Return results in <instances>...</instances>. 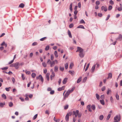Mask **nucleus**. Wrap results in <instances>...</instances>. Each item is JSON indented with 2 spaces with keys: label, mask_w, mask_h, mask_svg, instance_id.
<instances>
[{
  "label": "nucleus",
  "mask_w": 122,
  "mask_h": 122,
  "mask_svg": "<svg viewBox=\"0 0 122 122\" xmlns=\"http://www.w3.org/2000/svg\"><path fill=\"white\" fill-rule=\"evenodd\" d=\"M120 117L119 115H117L114 118V121L113 122H119L120 120Z\"/></svg>",
  "instance_id": "nucleus-1"
},
{
  "label": "nucleus",
  "mask_w": 122,
  "mask_h": 122,
  "mask_svg": "<svg viewBox=\"0 0 122 122\" xmlns=\"http://www.w3.org/2000/svg\"><path fill=\"white\" fill-rule=\"evenodd\" d=\"M83 50L81 47H77V50L76 51V52H79V53L83 52Z\"/></svg>",
  "instance_id": "nucleus-2"
},
{
  "label": "nucleus",
  "mask_w": 122,
  "mask_h": 122,
  "mask_svg": "<svg viewBox=\"0 0 122 122\" xmlns=\"http://www.w3.org/2000/svg\"><path fill=\"white\" fill-rule=\"evenodd\" d=\"M79 111L78 110H76L75 111H73V115H75V117H76L78 114Z\"/></svg>",
  "instance_id": "nucleus-3"
},
{
  "label": "nucleus",
  "mask_w": 122,
  "mask_h": 122,
  "mask_svg": "<svg viewBox=\"0 0 122 122\" xmlns=\"http://www.w3.org/2000/svg\"><path fill=\"white\" fill-rule=\"evenodd\" d=\"M36 78L37 79H39L40 78L42 82H43V78L42 77L41 75H39L38 77L37 76Z\"/></svg>",
  "instance_id": "nucleus-4"
},
{
  "label": "nucleus",
  "mask_w": 122,
  "mask_h": 122,
  "mask_svg": "<svg viewBox=\"0 0 122 122\" xmlns=\"http://www.w3.org/2000/svg\"><path fill=\"white\" fill-rule=\"evenodd\" d=\"M70 93V92H69V90H68L65 94L64 99H65V98L67 97Z\"/></svg>",
  "instance_id": "nucleus-5"
},
{
  "label": "nucleus",
  "mask_w": 122,
  "mask_h": 122,
  "mask_svg": "<svg viewBox=\"0 0 122 122\" xmlns=\"http://www.w3.org/2000/svg\"><path fill=\"white\" fill-rule=\"evenodd\" d=\"M19 62H16L15 63H14V67L16 69H18L19 68L18 65H19Z\"/></svg>",
  "instance_id": "nucleus-6"
},
{
  "label": "nucleus",
  "mask_w": 122,
  "mask_h": 122,
  "mask_svg": "<svg viewBox=\"0 0 122 122\" xmlns=\"http://www.w3.org/2000/svg\"><path fill=\"white\" fill-rule=\"evenodd\" d=\"M91 105L90 104L88 105L87 106L86 108L87 109H88V110L89 111L91 112L92 111V110L91 109Z\"/></svg>",
  "instance_id": "nucleus-7"
},
{
  "label": "nucleus",
  "mask_w": 122,
  "mask_h": 122,
  "mask_svg": "<svg viewBox=\"0 0 122 122\" xmlns=\"http://www.w3.org/2000/svg\"><path fill=\"white\" fill-rule=\"evenodd\" d=\"M65 86H63L61 87H60L58 89V90L59 91H61V90H63L64 89Z\"/></svg>",
  "instance_id": "nucleus-8"
},
{
  "label": "nucleus",
  "mask_w": 122,
  "mask_h": 122,
  "mask_svg": "<svg viewBox=\"0 0 122 122\" xmlns=\"http://www.w3.org/2000/svg\"><path fill=\"white\" fill-rule=\"evenodd\" d=\"M50 74L49 73H47L46 74V78L48 81H49V76Z\"/></svg>",
  "instance_id": "nucleus-9"
},
{
  "label": "nucleus",
  "mask_w": 122,
  "mask_h": 122,
  "mask_svg": "<svg viewBox=\"0 0 122 122\" xmlns=\"http://www.w3.org/2000/svg\"><path fill=\"white\" fill-rule=\"evenodd\" d=\"M50 64L51 67L53 66L55 64V61H52Z\"/></svg>",
  "instance_id": "nucleus-10"
},
{
  "label": "nucleus",
  "mask_w": 122,
  "mask_h": 122,
  "mask_svg": "<svg viewBox=\"0 0 122 122\" xmlns=\"http://www.w3.org/2000/svg\"><path fill=\"white\" fill-rule=\"evenodd\" d=\"M79 55L80 57L81 58H83L84 56V55L83 52L79 53Z\"/></svg>",
  "instance_id": "nucleus-11"
},
{
  "label": "nucleus",
  "mask_w": 122,
  "mask_h": 122,
  "mask_svg": "<svg viewBox=\"0 0 122 122\" xmlns=\"http://www.w3.org/2000/svg\"><path fill=\"white\" fill-rule=\"evenodd\" d=\"M68 78H65L63 81V83L64 84H65L67 81Z\"/></svg>",
  "instance_id": "nucleus-12"
},
{
  "label": "nucleus",
  "mask_w": 122,
  "mask_h": 122,
  "mask_svg": "<svg viewBox=\"0 0 122 122\" xmlns=\"http://www.w3.org/2000/svg\"><path fill=\"white\" fill-rule=\"evenodd\" d=\"M95 66L96 65H94L92 66L91 69V70L92 72H93L94 71L95 68Z\"/></svg>",
  "instance_id": "nucleus-13"
},
{
  "label": "nucleus",
  "mask_w": 122,
  "mask_h": 122,
  "mask_svg": "<svg viewBox=\"0 0 122 122\" xmlns=\"http://www.w3.org/2000/svg\"><path fill=\"white\" fill-rule=\"evenodd\" d=\"M69 115L67 113L66 115V117H65V119L67 121L69 120Z\"/></svg>",
  "instance_id": "nucleus-14"
},
{
  "label": "nucleus",
  "mask_w": 122,
  "mask_h": 122,
  "mask_svg": "<svg viewBox=\"0 0 122 122\" xmlns=\"http://www.w3.org/2000/svg\"><path fill=\"white\" fill-rule=\"evenodd\" d=\"M25 6L24 4L23 3L20 4L19 5V7L21 8H23Z\"/></svg>",
  "instance_id": "nucleus-15"
},
{
  "label": "nucleus",
  "mask_w": 122,
  "mask_h": 122,
  "mask_svg": "<svg viewBox=\"0 0 122 122\" xmlns=\"http://www.w3.org/2000/svg\"><path fill=\"white\" fill-rule=\"evenodd\" d=\"M112 73H110L108 74V76L107 78V79H108L109 78H112Z\"/></svg>",
  "instance_id": "nucleus-16"
},
{
  "label": "nucleus",
  "mask_w": 122,
  "mask_h": 122,
  "mask_svg": "<svg viewBox=\"0 0 122 122\" xmlns=\"http://www.w3.org/2000/svg\"><path fill=\"white\" fill-rule=\"evenodd\" d=\"M81 78L82 77H80L77 80V83H79L81 81Z\"/></svg>",
  "instance_id": "nucleus-17"
},
{
  "label": "nucleus",
  "mask_w": 122,
  "mask_h": 122,
  "mask_svg": "<svg viewBox=\"0 0 122 122\" xmlns=\"http://www.w3.org/2000/svg\"><path fill=\"white\" fill-rule=\"evenodd\" d=\"M68 34L70 38L72 37V36L71 34V33L69 30H68Z\"/></svg>",
  "instance_id": "nucleus-18"
},
{
  "label": "nucleus",
  "mask_w": 122,
  "mask_h": 122,
  "mask_svg": "<svg viewBox=\"0 0 122 122\" xmlns=\"http://www.w3.org/2000/svg\"><path fill=\"white\" fill-rule=\"evenodd\" d=\"M100 102L101 104L102 105H104L105 104L103 100H100Z\"/></svg>",
  "instance_id": "nucleus-19"
},
{
  "label": "nucleus",
  "mask_w": 122,
  "mask_h": 122,
  "mask_svg": "<svg viewBox=\"0 0 122 122\" xmlns=\"http://www.w3.org/2000/svg\"><path fill=\"white\" fill-rule=\"evenodd\" d=\"M104 116L103 115H101L99 117V119L100 120H102Z\"/></svg>",
  "instance_id": "nucleus-20"
},
{
  "label": "nucleus",
  "mask_w": 122,
  "mask_h": 122,
  "mask_svg": "<svg viewBox=\"0 0 122 122\" xmlns=\"http://www.w3.org/2000/svg\"><path fill=\"white\" fill-rule=\"evenodd\" d=\"M77 28H81L83 29H85V28L84 26L82 25H80L77 27Z\"/></svg>",
  "instance_id": "nucleus-21"
},
{
  "label": "nucleus",
  "mask_w": 122,
  "mask_h": 122,
  "mask_svg": "<svg viewBox=\"0 0 122 122\" xmlns=\"http://www.w3.org/2000/svg\"><path fill=\"white\" fill-rule=\"evenodd\" d=\"M36 76V73H32L31 76L33 78H34Z\"/></svg>",
  "instance_id": "nucleus-22"
},
{
  "label": "nucleus",
  "mask_w": 122,
  "mask_h": 122,
  "mask_svg": "<svg viewBox=\"0 0 122 122\" xmlns=\"http://www.w3.org/2000/svg\"><path fill=\"white\" fill-rule=\"evenodd\" d=\"M69 72L72 75H73L74 73V71H69Z\"/></svg>",
  "instance_id": "nucleus-23"
},
{
  "label": "nucleus",
  "mask_w": 122,
  "mask_h": 122,
  "mask_svg": "<svg viewBox=\"0 0 122 122\" xmlns=\"http://www.w3.org/2000/svg\"><path fill=\"white\" fill-rule=\"evenodd\" d=\"M91 108L93 110H95V109L96 107L94 105H92L91 106Z\"/></svg>",
  "instance_id": "nucleus-24"
},
{
  "label": "nucleus",
  "mask_w": 122,
  "mask_h": 122,
  "mask_svg": "<svg viewBox=\"0 0 122 122\" xmlns=\"http://www.w3.org/2000/svg\"><path fill=\"white\" fill-rule=\"evenodd\" d=\"M118 39L120 40H122V35L121 34H120L118 38Z\"/></svg>",
  "instance_id": "nucleus-25"
},
{
  "label": "nucleus",
  "mask_w": 122,
  "mask_h": 122,
  "mask_svg": "<svg viewBox=\"0 0 122 122\" xmlns=\"http://www.w3.org/2000/svg\"><path fill=\"white\" fill-rule=\"evenodd\" d=\"M54 55L56 57H57L58 56V55L57 54V51H55L54 52Z\"/></svg>",
  "instance_id": "nucleus-26"
},
{
  "label": "nucleus",
  "mask_w": 122,
  "mask_h": 122,
  "mask_svg": "<svg viewBox=\"0 0 122 122\" xmlns=\"http://www.w3.org/2000/svg\"><path fill=\"white\" fill-rule=\"evenodd\" d=\"M13 104L12 102H10L9 103V105L10 107H11L13 106Z\"/></svg>",
  "instance_id": "nucleus-27"
},
{
  "label": "nucleus",
  "mask_w": 122,
  "mask_h": 122,
  "mask_svg": "<svg viewBox=\"0 0 122 122\" xmlns=\"http://www.w3.org/2000/svg\"><path fill=\"white\" fill-rule=\"evenodd\" d=\"M96 98L98 100H99L100 96H99V95L98 94L96 93Z\"/></svg>",
  "instance_id": "nucleus-28"
},
{
  "label": "nucleus",
  "mask_w": 122,
  "mask_h": 122,
  "mask_svg": "<svg viewBox=\"0 0 122 122\" xmlns=\"http://www.w3.org/2000/svg\"><path fill=\"white\" fill-rule=\"evenodd\" d=\"M116 97L117 100H118L119 99V96L117 93H116Z\"/></svg>",
  "instance_id": "nucleus-29"
},
{
  "label": "nucleus",
  "mask_w": 122,
  "mask_h": 122,
  "mask_svg": "<svg viewBox=\"0 0 122 122\" xmlns=\"http://www.w3.org/2000/svg\"><path fill=\"white\" fill-rule=\"evenodd\" d=\"M56 122H59V120L58 119V120H56V118L55 117H54V119H53Z\"/></svg>",
  "instance_id": "nucleus-30"
},
{
  "label": "nucleus",
  "mask_w": 122,
  "mask_h": 122,
  "mask_svg": "<svg viewBox=\"0 0 122 122\" xmlns=\"http://www.w3.org/2000/svg\"><path fill=\"white\" fill-rule=\"evenodd\" d=\"M49 45L47 46L45 49V50L46 51H48L49 50Z\"/></svg>",
  "instance_id": "nucleus-31"
},
{
  "label": "nucleus",
  "mask_w": 122,
  "mask_h": 122,
  "mask_svg": "<svg viewBox=\"0 0 122 122\" xmlns=\"http://www.w3.org/2000/svg\"><path fill=\"white\" fill-rule=\"evenodd\" d=\"M87 79V77H84V78L83 79V82L84 83L86 81Z\"/></svg>",
  "instance_id": "nucleus-32"
},
{
  "label": "nucleus",
  "mask_w": 122,
  "mask_h": 122,
  "mask_svg": "<svg viewBox=\"0 0 122 122\" xmlns=\"http://www.w3.org/2000/svg\"><path fill=\"white\" fill-rule=\"evenodd\" d=\"M80 23L82 24L85 23V22L84 20L83 19H81V20L80 21Z\"/></svg>",
  "instance_id": "nucleus-33"
},
{
  "label": "nucleus",
  "mask_w": 122,
  "mask_h": 122,
  "mask_svg": "<svg viewBox=\"0 0 122 122\" xmlns=\"http://www.w3.org/2000/svg\"><path fill=\"white\" fill-rule=\"evenodd\" d=\"M46 37H45L43 38H42L40 40L41 41H44L46 39Z\"/></svg>",
  "instance_id": "nucleus-34"
},
{
  "label": "nucleus",
  "mask_w": 122,
  "mask_h": 122,
  "mask_svg": "<svg viewBox=\"0 0 122 122\" xmlns=\"http://www.w3.org/2000/svg\"><path fill=\"white\" fill-rule=\"evenodd\" d=\"M68 63H66L65 65V67L66 69H67L68 68Z\"/></svg>",
  "instance_id": "nucleus-35"
},
{
  "label": "nucleus",
  "mask_w": 122,
  "mask_h": 122,
  "mask_svg": "<svg viewBox=\"0 0 122 122\" xmlns=\"http://www.w3.org/2000/svg\"><path fill=\"white\" fill-rule=\"evenodd\" d=\"M75 87H73L71 90H69V92H70L71 93L75 89Z\"/></svg>",
  "instance_id": "nucleus-36"
},
{
  "label": "nucleus",
  "mask_w": 122,
  "mask_h": 122,
  "mask_svg": "<svg viewBox=\"0 0 122 122\" xmlns=\"http://www.w3.org/2000/svg\"><path fill=\"white\" fill-rule=\"evenodd\" d=\"M111 92V90H109V89L108 88L107 90V94L108 95L109 93V92Z\"/></svg>",
  "instance_id": "nucleus-37"
},
{
  "label": "nucleus",
  "mask_w": 122,
  "mask_h": 122,
  "mask_svg": "<svg viewBox=\"0 0 122 122\" xmlns=\"http://www.w3.org/2000/svg\"><path fill=\"white\" fill-rule=\"evenodd\" d=\"M58 67L57 66H55V71L56 72L58 71Z\"/></svg>",
  "instance_id": "nucleus-38"
},
{
  "label": "nucleus",
  "mask_w": 122,
  "mask_h": 122,
  "mask_svg": "<svg viewBox=\"0 0 122 122\" xmlns=\"http://www.w3.org/2000/svg\"><path fill=\"white\" fill-rule=\"evenodd\" d=\"M37 114H36L35 115L33 118V120L35 119L37 117Z\"/></svg>",
  "instance_id": "nucleus-39"
},
{
  "label": "nucleus",
  "mask_w": 122,
  "mask_h": 122,
  "mask_svg": "<svg viewBox=\"0 0 122 122\" xmlns=\"http://www.w3.org/2000/svg\"><path fill=\"white\" fill-rule=\"evenodd\" d=\"M68 105H66L64 106V109L65 110L66 109H68Z\"/></svg>",
  "instance_id": "nucleus-40"
},
{
  "label": "nucleus",
  "mask_w": 122,
  "mask_h": 122,
  "mask_svg": "<svg viewBox=\"0 0 122 122\" xmlns=\"http://www.w3.org/2000/svg\"><path fill=\"white\" fill-rule=\"evenodd\" d=\"M21 77L23 80H24L25 79V77L24 76V75L23 74H21Z\"/></svg>",
  "instance_id": "nucleus-41"
},
{
  "label": "nucleus",
  "mask_w": 122,
  "mask_h": 122,
  "mask_svg": "<svg viewBox=\"0 0 122 122\" xmlns=\"http://www.w3.org/2000/svg\"><path fill=\"white\" fill-rule=\"evenodd\" d=\"M111 116V114H109L107 117L106 119L107 120H108L109 119V118H110V117Z\"/></svg>",
  "instance_id": "nucleus-42"
},
{
  "label": "nucleus",
  "mask_w": 122,
  "mask_h": 122,
  "mask_svg": "<svg viewBox=\"0 0 122 122\" xmlns=\"http://www.w3.org/2000/svg\"><path fill=\"white\" fill-rule=\"evenodd\" d=\"M112 6L111 5H110L108 7V10H112Z\"/></svg>",
  "instance_id": "nucleus-43"
},
{
  "label": "nucleus",
  "mask_w": 122,
  "mask_h": 122,
  "mask_svg": "<svg viewBox=\"0 0 122 122\" xmlns=\"http://www.w3.org/2000/svg\"><path fill=\"white\" fill-rule=\"evenodd\" d=\"M69 9L71 11H72V4H71L70 5Z\"/></svg>",
  "instance_id": "nucleus-44"
},
{
  "label": "nucleus",
  "mask_w": 122,
  "mask_h": 122,
  "mask_svg": "<svg viewBox=\"0 0 122 122\" xmlns=\"http://www.w3.org/2000/svg\"><path fill=\"white\" fill-rule=\"evenodd\" d=\"M89 63L88 64L87 66L86 67V68L85 69V71H86L89 68Z\"/></svg>",
  "instance_id": "nucleus-45"
},
{
  "label": "nucleus",
  "mask_w": 122,
  "mask_h": 122,
  "mask_svg": "<svg viewBox=\"0 0 122 122\" xmlns=\"http://www.w3.org/2000/svg\"><path fill=\"white\" fill-rule=\"evenodd\" d=\"M42 65L44 67H46V65L45 62H43Z\"/></svg>",
  "instance_id": "nucleus-46"
},
{
  "label": "nucleus",
  "mask_w": 122,
  "mask_h": 122,
  "mask_svg": "<svg viewBox=\"0 0 122 122\" xmlns=\"http://www.w3.org/2000/svg\"><path fill=\"white\" fill-rule=\"evenodd\" d=\"M73 63H71L70 64V68L71 69L72 68V67L73 66Z\"/></svg>",
  "instance_id": "nucleus-47"
},
{
  "label": "nucleus",
  "mask_w": 122,
  "mask_h": 122,
  "mask_svg": "<svg viewBox=\"0 0 122 122\" xmlns=\"http://www.w3.org/2000/svg\"><path fill=\"white\" fill-rule=\"evenodd\" d=\"M109 3L111 5H113L114 4L112 0H111L110 1Z\"/></svg>",
  "instance_id": "nucleus-48"
},
{
  "label": "nucleus",
  "mask_w": 122,
  "mask_h": 122,
  "mask_svg": "<svg viewBox=\"0 0 122 122\" xmlns=\"http://www.w3.org/2000/svg\"><path fill=\"white\" fill-rule=\"evenodd\" d=\"M100 4V2L98 1H97L96 2V5H99Z\"/></svg>",
  "instance_id": "nucleus-49"
},
{
  "label": "nucleus",
  "mask_w": 122,
  "mask_h": 122,
  "mask_svg": "<svg viewBox=\"0 0 122 122\" xmlns=\"http://www.w3.org/2000/svg\"><path fill=\"white\" fill-rule=\"evenodd\" d=\"M117 10L119 11H120L122 10V7H119L117 8Z\"/></svg>",
  "instance_id": "nucleus-50"
},
{
  "label": "nucleus",
  "mask_w": 122,
  "mask_h": 122,
  "mask_svg": "<svg viewBox=\"0 0 122 122\" xmlns=\"http://www.w3.org/2000/svg\"><path fill=\"white\" fill-rule=\"evenodd\" d=\"M37 45V43L36 42H35L34 43H33L32 44V46H36V45Z\"/></svg>",
  "instance_id": "nucleus-51"
},
{
  "label": "nucleus",
  "mask_w": 122,
  "mask_h": 122,
  "mask_svg": "<svg viewBox=\"0 0 122 122\" xmlns=\"http://www.w3.org/2000/svg\"><path fill=\"white\" fill-rule=\"evenodd\" d=\"M64 68L63 67H60V69L61 71H63L64 70Z\"/></svg>",
  "instance_id": "nucleus-52"
},
{
  "label": "nucleus",
  "mask_w": 122,
  "mask_h": 122,
  "mask_svg": "<svg viewBox=\"0 0 122 122\" xmlns=\"http://www.w3.org/2000/svg\"><path fill=\"white\" fill-rule=\"evenodd\" d=\"M5 105V103H0V106L2 107L3 106V105Z\"/></svg>",
  "instance_id": "nucleus-53"
},
{
  "label": "nucleus",
  "mask_w": 122,
  "mask_h": 122,
  "mask_svg": "<svg viewBox=\"0 0 122 122\" xmlns=\"http://www.w3.org/2000/svg\"><path fill=\"white\" fill-rule=\"evenodd\" d=\"M2 97L4 98L5 99H6V96L4 94H3V95H2Z\"/></svg>",
  "instance_id": "nucleus-54"
},
{
  "label": "nucleus",
  "mask_w": 122,
  "mask_h": 122,
  "mask_svg": "<svg viewBox=\"0 0 122 122\" xmlns=\"http://www.w3.org/2000/svg\"><path fill=\"white\" fill-rule=\"evenodd\" d=\"M73 26V24H71L70 25L69 27L70 28H71Z\"/></svg>",
  "instance_id": "nucleus-55"
},
{
  "label": "nucleus",
  "mask_w": 122,
  "mask_h": 122,
  "mask_svg": "<svg viewBox=\"0 0 122 122\" xmlns=\"http://www.w3.org/2000/svg\"><path fill=\"white\" fill-rule=\"evenodd\" d=\"M110 15H108L107 16V18L106 19V20H108V19H109V18L110 17Z\"/></svg>",
  "instance_id": "nucleus-56"
},
{
  "label": "nucleus",
  "mask_w": 122,
  "mask_h": 122,
  "mask_svg": "<svg viewBox=\"0 0 122 122\" xmlns=\"http://www.w3.org/2000/svg\"><path fill=\"white\" fill-rule=\"evenodd\" d=\"M105 89V86H103L101 89L102 90V91H103Z\"/></svg>",
  "instance_id": "nucleus-57"
},
{
  "label": "nucleus",
  "mask_w": 122,
  "mask_h": 122,
  "mask_svg": "<svg viewBox=\"0 0 122 122\" xmlns=\"http://www.w3.org/2000/svg\"><path fill=\"white\" fill-rule=\"evenodd\" d=\"M8 68V67H5L4 68H1V69L3 70H5Z\"/></svg>",
  "instance_id": "nucleus-58"
},
{
  "label": "nucleus",
  "mask_w": 122,
  "mask_h": 122,
  "mask_svg": "<svg viewBox=\"0 0 122 122\" xmlns=\"http://www.w3.org/2000/svg\"><path fill=\"white\" fill-rule=\"evenodd\" d=\"M54 93V91L53 90L51 91L50 92V93L51 94H53Z\"/></svg>",
  "instance_id": "nucleus-59"
},
{
  "label": "nucleus",
  "mask_w": 122,
  "mask_h": 122,
  "mask_svg": "<svg viewBox=\"0 0 122 122\" xmlns=\"http://www.w3.org/2000/svg\"><path fill=\"white\" fill-rule=\"evenodd\" d=\"M81 116V114L80 113H78V117L80 118Z\"/></svg>",
  "instance_id": "nucleus-60"
},
{
  "label": "nucleus",
  "mask_w": 122,
  "mask_h": 122,
  "mask_svg": "<svg viewBox=\"0 0 122 122\" xmlns=\"http://www.w3.org/2000/svg\"><path fill=\"white\" fill-rule=\"evenodd\" d=\"M10 87H9V88H5V89L6 91H7L8 92L9 91V88H10Z\"/></svg>",
  "instance_id": "nucleus-61"
},
{
  "label": "nucleus",
  "mask_w": 122,
  "mask_h": 122,
  "mask_svg": "<svg viewBox=\"0 0 122 122\" xmlns=\"http://www.w3.org/2000/svg\"><path fill=\"white\" fill-rule=\"evenodd\" d=\"M78 7L79 8H81V3L80 2H79L78 3Z\"/></svg>",
  "instance_id": "nucleus-62"
},
{
  "label": "nucleus",
  "mask_w": 122,
  "mask_h": 122,
  "mask_svg": "<svg viewBox=\"0 0 122 122\" xmlns=\"http://www.w3.org/2000/svg\"><path fill=\"white\" fill-rule=\"evenodd\" d=\"M25 72L26 74H30V71H25Z\"/></svg>",
  "instance_id": "nucleus-63"
},
{
  "label": "nucleus",
  "mask_w": 122,
  "mask_h": 122,
  "mask_svg": "<svg viewBox=\"0 0 122 122\" xmlns=\"http://www.w3.org/2000/svg\"><path fill=\"white\" fill-rule=\"evenodd\" d=\"M51 60H50L48 59L47 61V63H48V64H51Z\"/></svg>",
  "instance_id": "nucleus-64"
}]
</instances>
